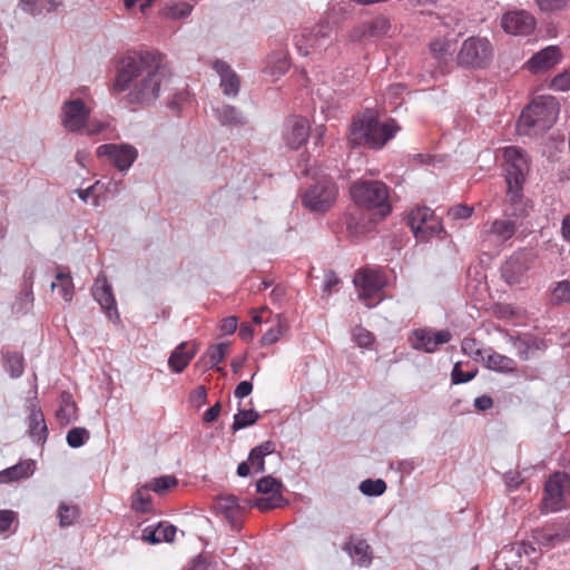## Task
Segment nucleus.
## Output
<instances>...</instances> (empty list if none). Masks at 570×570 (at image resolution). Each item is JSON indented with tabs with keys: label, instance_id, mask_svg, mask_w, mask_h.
Here are the masks:
<instances>
[{
	"label": "nucleus",
	"instance_id": "37998d69",
	"mask_svg": "<svg viewBox=\"0 0 570 570\" xmlns=\"http://www.w3.org/2000/svg\"><path fill=\"white\" fill-rule=\"evenodd\" d=\"M228 344L219 343L208 348L207 356L210 366H217L224 361L226 354L228 353Z\"/></svg>",
	"mask_w": 570,
	"mask_h": 570
},
{
	"label": "nucleus",
	"instance_id": "0e129e2a",
	"mask_svg": "<svg viewBox=\"0 0 570 570\" xmlns=\"http://www.w3.org/2000/svg\"><path fill=\"white\" fill-rule=\"evenodd\" d=\"M253 391V384L248 381H242L235 389L234 395L237 399H244L248 396Z\"/></svg>",
	"mask_w": 570,
	"mask_h": 570
},
{
	"label": "nucleus",
	"instance_id": "69168bd1",
	"mask_svg": "<svg viewBox=\"0 0 570 570\" xmlns=\"http://www.w3.org/2000/svg\"><path fill=\"white\" fill-rule=\"evenodd\" d=\"M220 409H222L220 403L219 402L215 403L212 407H209L204 413V416H203L204 422L212 423V422L216 421L220 414Z\"/></svg>",
	"mask_w": 570,
	"mask_h": 570
},
{
	"label": "nucleus",
	"instance_id": "5701e85b",
	"mask_svg": "<svg viewBox=\"0 0 570 570\" xmlns=\"http://www.w3.org/2000/svg\"><path fill=\"white\" fill-rule=\"evenodd\" d=\"M390 28V21L384 17H379L372 20L368 24L356 27L351 35V39L360 41L365 37H382L389 32Z\"/></svg>",
	"mask_w": 570,
	"mask_h": 570
},
{
	"label": "nucleus",
	"instance_id": "4468645a",
	"mask_svg": "<svg viewBox=\"0 0 570 570\" xmlns=\"http://www.w3.org/2000/svg\"><path fill=\"white\" fill-rule=\"evenodd\" d=\"M98 157H107L119 170H127L136 160L138 153L129 145L105 144L97 148Z\"/></svg>",
	"mask_w": 570,
	"mask_h": 570
},
{
	"label": "nucleus",
	"instance_id": "680f3d73",
	"mask_svg": "<svg viewBox=\"0 0 570 570\" xmlns=\"http://www.w3.org/2000/svg\"><path fill=\"white\" fill-rule=\"evenodd\" d=\"M16 518L11 510H0V532L7 531Z\"/></svg>",
	"mask_w": 570,
	"mask_h": 570
},
{
	"label": "nucleus",
	"instance_id": "dca6fc26",
	"mask_svg": "<svg viewBox=\"0 0 570 570\" xmlns=\"http://www.w3.org/2000/svg\"><path fill=\"white\" fill-rule=\"evenodd\" d=\"M89 112L81 99L66 101L62 107V125L69 131H79L85 128Z\"/></svg>",
	"mask_w": 570,
	"mask_h": 570
},
{
	"label": "nucleus",
	"instance_id": "774afa93",
	"mask_svg": "<svg viewBox=\"0 0 570 570\" xmlns=\"http://www.w3.org/2000/svg\"><path fill=\"white\" fill-rule=\"evenodd\" d=\"M238 335L245 342L250 341L254 337V330L252 324L243 323L239 327Z\"/></svg>",
	"mask_w": 570,
	"mask_h": 570
},
{
	"label": "nucleus",
	"instance_id": "c03bdc74",
	"mask_svg": "<svg viewBox=\"0 0 570 570\" xmlns=\"http://www.w3.org/2000/svg\"><path fill=\"white\" fill-rule=\"evenodd\" d=\"M217 117L223 125H235L239 124L240 115L235 107L223 106L217 110Z\"/></svg>",
	"mask_w": 570,
	"mask_h": 570
},
{
	"label": "nucleus",
	"instance_id": "cd10ccee",
	"mask_svg": "<svg viewBox=\"0 0 570 570\" xmlns=\"http://www.w3.org/2000/svg\"><path fill=\"white\" fill-rule=\"evenodd\" d=\"M345 550L360 567H367L372 561L370 546L364 540L350 541L345 544Z\"/></svg>",
	"mask_w": 570,
	"mask_h": 570
},
{
	"label": "nucleus",
	"instance_id": "e433bc0d",
	"mask_svg": "<svg viewBox=\"0 0 570 570\" xmlns=\"http://www.w3.org/2000/svg\"><path fill=\"white\" fill-rule=\"evenodd\" d=\"M193 6L187 2L170 1L163 9V14L170 19H180L190 14Z\"/></svg>",
	"mask_w": 570,
	"mask_h": 570
},
{
	"label": "nucleus",
	"instance_id": "f03ea898",
	"mask_svg": "<svg viewBox=\"0 0 570 570\" xmlns=\"http://www.w3.org/2000/svg\"><path fill=\"white\" fill-rule=\"evenodd\" d=\"M503 170L507 183L504 213L514 218L528 215L529 202L523 196V185L529 173V160L524 151L515 146L503 149Z\"/></svg>",
	"mask_w": 570,
	"mask_h": 570
},
{
	"label": "nucleus",
	"instance_id": "c9c22d12",
	"mask_svg": "<svg viewBox=\"0 0 570 570\" xmlns=\"http://www.w3.org/2000/svg\"><path fill=\"white\" fill-rule=\"evenodd\" d=\"M461 351L475 362H483L485 356V348H482L474 337H464L461 342Z\"/></svg>",
	"mask_w": 570,
	"mask_h": 570
},
{
	"label": "nucleus",
	"instance_id": "bb28decb",
	"mask_svg": "<svg viewBox=\"0 0 570 570\" xmlns=\"http://www.w3.org/2000/svg\"><path fill=\"white\" fill-rule=\"evenodd\" d=\"M51 289L57 291L65 302L70 303L75 296V285L72 276L67 268L59 267L51 283Z\"/></svg>",
	"mask_w": 570,
	"mask_h": 570
},
{
	"label": "nucleus",
	"instance_id": "4d7b16f0",
	"mask_svg": "<svg viewBox=\"0 0 570 570\" xmlns=\"http://www.w3.org/2000/svg\"><path fill=\"white\" fill-rule=\"evenodd\" d=\"M33 304V293L32 289L26 288L21 291L20 296L18 298L19 309L22 312H28Z\"/></svg>",
	"mask_w": 570,
	"mask_h": 570
},
{
	"label": "nucleus",
	"instance_id": "e2e57ef3",
	"mask_svg": "<svg viewBox=\"0 0 570 570\" xmlns=\"http://www.w3.org/2000/svg\"><path fill=\"white\" fill-rule=\"evenodd\" d=\"M346 226L347 229L355 235L364 234L367 230L366 225H360L353 214H350V216L346 218Z\"/></svg>",
	"mask_w": 570,
	"mask_h": 570
},
{
	"label": "nucleus",
	"instance_id": "f704fd0d",
	"mask_svg": "<svg viewBox=\"0 0 570 570\" xmlns=\"http://www.w3.org/2000/svg\"><path fill=\"white\" fill-rule=\"evenodd\" d=\"M4 365L11 377H19L22 375L24 365L23 356L18 352H7L3 354Z\"/></svg>",
	"mask_w": 570,
	"mask_h": 570
},
{
	"label": "nucleus",
	"instance_id": "6ab92c4d",
	"mask_svg": "<svg viewBox=\"0 0 570 570\" xmlns=\"http://www.w3.org/2000/svg\"><path fill=\"white\" fill-rule=\"evenodd\" d=\"M529 549L534 551V548L525 542L504 546L495 557L497 567L505 570L519 569L522 553L528 554Z\"/></svg>",
	"mask_w": 570,
	"mask_h": 570
},
{
	"label": "nucleus",
	"instance_id": "603ef678",
	"mask_svg": "<svg viewBox=\"0 0 570 570\" xmlns=\"http://www.w3.org/2000/svg\"><path fill=\"white\" fill-rule=\"evenodd\" d=\"M508 488L517 489L524 480L518 466L511 468L503 473Z\"/></svg>",
	"mask_w": 570,
	"mask_h": 570
},
{
	"label": "nucleus",
	"instance_id": "9b49d317",
	"mask_svg": "<svg viewBox=\"0 0 570 570\" xmlns=\"http://www.w3.org/2000/svg\"><path fill=\"white\" fill-rule=\"evenodd\" d=\"M532 539L540 548L552 549L570 539V522L547 523L532 530Z\"/></svg>",
	"mask_w": 570,
	"mask_h": 570
},
{
	"label": "nucleus",
	"instance_id": "412c9836",
	"mask_svg": "<svg viewBox=\"0 0 570 570\" xmlns=\"http://www.w3.org/2000/svg\"><path fill=\"white\" fill-rule=\"evenodd\" d=\"M92 295L101 308L106 311L110 320L112 318L114 314L118 318V312L112 289L105 276H99L95 281L92 286Z\"/></svg>",
	"mask_w": 570,
	"mask_h": 570
},
{
	"label": "nucleus",
	"instance_id": "c85d7f7f",
	"mask_svg": "<svg viewBox=\"0 0 570 570\" xmlns=\"http://www.w3.org/2000/svg\"><path fill=\"white\" fill-rule=\"evenodd\" d=\"M56 417L61 425H67L77 419V405L67 392L60 395V406L56 411Z\"/></svg>",
	"mask_w": 570,
	"mask_h": 570
},
{
	"label": "nucleus",
	"instance_id": "6e6552de",
	"mask_svg": "<svg viewBox=\"0 0 570 570\" xmlns=\"http://www.w3.org/2000/svg\"><path fill=\"white\" fill-rule=\"evenodd\" d=\"M353 283L362 301L367 307L376 306L382 301L383 288L386 285L385 275L370 267L358 269Z\"/></svg>",
	"mask_w": 570,
	"mask_h": 570
},
{
	"label": "nucleus",
	"instance_id": "1a4fd4ad",
	"mask_svg": "<svg viewBox=\"0 0 570 570\" xmlns=\"http://www.w3.org/2000/svg\"><path fill=\"white\" fill-rule=\"evenodd\" d=\"M338 196L336 184L324 177L308 187L303 195V205L313 213H326L335 204Z\"/></svg>",
	"mask_w": 570,
	"mask_h": 570
},
{
	"label": "nucleus",
	"instance_id": "ea45409f",
	"mask_svg": "<svg viewBox=\"0 0 570 570\" xmlns=\"http://www.w3.org/2000/svg\"><path fill=\"white\" fill-rule=\"evenodd\" d=\"M259 419V414L254 410H239L235 415L232 429L238 431L254 424Z\"/></svg>",
	"mask_w": 570,
	"mask_h": 570
},
{
	"label": "nucleus",
	"instance_id": "9d476101",
	"mask_svg": "<svg viewBox=\"0 0 570 570\" xmlns=\"http://www.w3.org/2000/svg\"><path fill=\"white\" fill-rule=\"evenodd\" d=\"M407 224L415 238L425 242L442 230L440 219L429 207H416L407 215Z\"/></svg>",
	"mask_w": 570,
	"mask_h": 570
},
{
	"label": "nucleus",
	"instance_id": "20e7f679",
	"mask_svg": "<svg viewBox=\"0 0 570 570\" xmlns=\"http://www.w3.org/2000/svg\"><path fill=\"white\" fill-rule=\"evenodd\" d=\"M559 104L552 96H539L521 112L517 129L520 135L532 136L548 130L557 120Z\"/></svg>",
	"mask_w": 570,
	"mask_h": 570
},
{
	"label": "nucleus",
	"instance_id": "b1692460",
	"mask_svg": "<svg viewBox=\"0 0 570 570\" xmlns=\"http://www.w3.org/2000/svg\"><path fill=\"white\" fill-rule=\"evenodd\" d=\"M489 370L500 373H514L517 363L513 358L495 352L493 348H485V356L482 362Z\"/></svg>",
	"mask_w": 570,
	"mask_h": 570
},
{
	"label": "nucleus",
	"instance_id": "2f4dec72",
	"mask_svg": "<svg viewBox=\"0 0 570 570\" xmlns=\"http://www.w3.org/2000/svg\"><path fill=\"white\" fill-rule=\"evenodd\" d=\"M29 431L32 438L40 441L47 436V425L40 409L33 406L29 415Z\"/></svg>",
	"mask_w": 570,
	"mask_h": 570
},
{
	"label": "nucleus",
	"instance_id": "8fccbe9b",
	"mask_svg": "<svg viewBox=\"0 0 570 570\" xmlns=\"http://www.w3.org/2000/svg\"><path fill=\"white\" fill-rule=\"evenodd\" d=\"M478 371L463 372L461 370V362H456L451 372V381L453 384H462L473 380Z\"/></svg>",
	"mask_w": 570,
	"mask_h": 570
},
{
	"label": "nucleus",
	"instance_id": "423d86ee",
	"mask_svg": "<svg viewBox=\"0 0 570 570\" xmlns=\"http://www.w3.org/2000/svg\"><path fill=\"white\" fill-rule=\"evenodd\" d=\"M493 59V47L485 37L471 36L466 38L456 55L459 66L466 69L487 68Z\"/></svg>",
	"mask_w": 570,
	"mask_h": 570
},
{
	"label": "nucleus",
	"instance_id": "a18cd8bd",
	"mask_svg": "<svg viewBox=\"0 0 570 570\" xmlns=\"http://www.w3.org/2000/svg\"><path fill=\"white\" fill-rule=\"evenodd\" d=\"M78 517V509L75 505H68L62 503L59 507L58 519L61 527H67L72 524V522Z\"/></svg>",
	"mask_w": 570,
	"mask_h": 570
},
{
	"label": "nucleus",
	"instance_id": "2eb2a0df",
	"mask_svg": "<svg viewBox=\"0 0 570 570\" xmlns=\"http://www.w3.org/2000/svg\"><path fill=\"white\" fill-rule=\"evenodd\" d=\"M451 338L452 335L448 330L433 331L429 328H419L414 331L411 337V344L415 350L433 353L440 345L450 342Z\"/></svg>",
	"mask_w": 570,
	"mask_h": 570
},
{
	"label": "nucleus",
	"instance_id": "49530a36",
	"mask_svg": "<svg viewBox=\"0 0 570 570\" xmlns=\"http://www.w3.org/2000/svg\"><path fill=\"white\" fill-rule=\"evenodd\" d=\"M256 489L262 493H279L282 483L273 476H264L256 483Z\"/></svg>",
	"mask_w": 570,
	"mask_h": 570
},
{
	"label": "nucleus",
	"instance_id": "09e8293b",
	"mask_svg": "<svg viewBox=\"0 0 570 570\" xmlns=\"http://www.w3.org/2000/svg\"><path fill=\"white\" fill-rule=\"evenodd\" d=\"M552 298L557 303L570 302V281L557 283L552 291Z\"/></svg>",
	"mask_w": 570,
	"mask_h": 570
},
{
	"label": "nucleus",
	"instance_id": "13d9d810",
	"mask_svg": "<svg viewBox=\"0 0 570 570\" xmlns=\"http://www.w3.org/2000/svg\"><path fill=\"white\" fill-rule=\"evenodd\" d=\"M472 213H473V208L469 207L466 205H458V206L452 207L449 210V215L453 219H466V218L471 217Z\"/></svg>",
	"mask_w": 570,
	"mask_h": 570
},
{
	"label": "nucleus",
	"instance_id": "393cba45",
	"mask_svg": "<svg viewBox=\"0 0 570 570\" xmlns=\"http://www.w3.org/2000/svg\"><path fill=\"white\" fill-rule=\"evenodd\" d=\"M214 69L220 76V87L227 96H236L239 90V78L230 67L220 60L214 62Z\"/></svg>",
	"mask_w": 570,
	"mask_h": 570
},
{
	"label": "nucleus",
	"instance_id": "79ce46f5",
	"mask_svg": "<svg viewBox=\"0 0 570 570\" xmlns=\"http://www.w3.org/2000/svg\"><path fill=\"white\" fill-rule=\"evenodd\" d=\"M275 449L274 442L266 441L250 451L248 460L250 463H264L265 456L273 454Z\"/></svg>",
	"mask_w": 570,
	"mask_h": 570
},
{
	"label": "nucleus",
	"instance_id": "864d4df0",
	"mask_svg": "<svg viewBox=\"0 0 570 570\" xmlns=\"http://www.w3.org/2000/svg\"><path fill=\"white\" fill-rule=\"evenodd\" d=\"M556 90L567 91L570 90V69L557 75L551 82Z\"/></svg>",
	"mask_w": 570,
	"mask_h": 570
},
{
	"label": "nucleus",
	"instance_id": "f257e3e1",
	"mask_svg": "<svg viewBox=\"0 0 570 570\" xmlns=\"http://www.w3.org/2000/svg\"><path fill=\"white\" fill-rule=\"evenodd\" d=\"M166 79L164 56L156 51H130L117 65L112 91L126 94L128 104L150 105Z\"/></svg>",
	"mask_w": 570,
	"mask_h": 570
},
{
	"label": "nucleus",
	"instance_id": "a19ab883",
	"mask_svg": "<svg viewBox=\"0 0 570 570\" xmlns=\"http://www.w3.org/2000/svg\"><path fill=\"white\" fill-rule=\"evenodd\" d=\"M178 483L177 479L173 475H163L159 478L153 479L149 483L145 485V488L155 491L156 493H165L169 489L176 487Z\"/></svg>",
	"mask_w": 570,
	"mask_h": 570
},
{
	"label": "nucleus",
	"instance_id": "bf43d9fd",
	"mask_svg": "<svg viewBox=\"0 0 570 570\" xmlns=\"http://www.w3.org/2000/svg\"><path fill=\"white\" fill-rule=\"evenodd\" d=\"M354 337H355L356 343L360 346H364V347L371 345L373 342V335L367 330H365L363 327L355 328Z\"/></svg>",
	"mask_w": 570,
	"mask_h": 570
},
{
	"label": "nucleus",
	"instance_id": "c756f323",
	"mask_svg": "<svg viewBox=\"0 0 570 570\" xmlns=\"http://www.w3.org/2000/svg\"><path fill=\"white\" fill-rule=\"evenodd\" d=\"M328 31L330 27L326 24L318 27V30L315 35H309L308 37L302 35L301 38L296 39V46L298 50L303 55L307 56L309 53V49H317L322 47L321 41L328 36Z\"/></svg>",
	"mask_w": 570,
	"mask_h": 570
},
{
	"label": "nucleus",
	"instance_id": "7ed1b4c3",
	"mask_svg": "<svg viewBox=\"0 0 570 570\" xmlns=\"http://www.w3.org/2000/svg\"><path fill=\"white\" fill-rule=\"evenodd\" d=\"M399 130L400 127L394 119L381 122L375 110L366 109L363 114L353 118L348 142L353 147L366 146L381 149Z\"/></svg>",
	"mask_w": 570,
	"mask_h": 570
},
{
	"label": "nucleus",
	"instance_id": "ddd939ff",
	"mask_svg": "<svg viewBox=\"0 0 570 570\" xmlns=\"http://www.w3.org/2000/svg\"><path fill=\"white\" fill-rule=\"evenodd\" d=\"M532 264V255L525 250L511 255L501 267V275L510 285L519 284Z\"/></svg>",
	"mask_w": 570,
	"mask_h": 570
},
{
	"label": "nucleus",
	"instance_id": "473e14b6",
	"mask_svg": "<svg viewBox=\"0 0 570 570\" xmlns=\"http://www.w3.org/2000/svg\"><path fill=\"white\" fill-rule=\"evenodd\" d=\"M432 56L440 62H445L452 55L453 47L448 38H436L430 42Z\"/></svg>",
	"mask_w": 570,
	"mask_h": 570
},
{
	"label": "nucleus",
	"instance_id": "052dcab7",
	"mask_svg": "<svg viewBox=\"0 0 570 570\" xmlns=\"http://www.w3.org/2000/svg\"><path fill=\"white\" fill-rule=\"evenodd\" d=\"M238 321L235 316L226 317L220 323V332L225 335L235 333L237 330Z\"/></svg>",
	"mask_w": 570,
	"mask_h": 570
},
{
	"label": "nucleus",
	"instance_id": "6e6d98bb",
	"mask_svg": "<svg viewBox=\"0 0 570 570\" xmlns=\"http://www.w3.org/2000/svg\"><path fill=\"white\" fill-rule=\"evenodd\" d=\"M190 403L200 409L203 405L207 403V390L204 385H199L196 387L190 394Z\"/></svg>",
	"mask_w": 570,
	"mask_h": 570
},
{
	"label": "nucleus",
	"instance_id": "7c9ffc66",
	"mask_svg": "<svg viewBox=\"0 0 570 570\" xmlns=\"http://www.w3.org/2000/svg\"><path fill=\"white\" fill-rule=\"evenodd\" d=\"M216 508L228 520H235L242 510L238 498L233 494L217 497Z\"/></svg>",
	"mask_w": 570,
	"mask_h": 570
},
{
	"label": "nucleus",
	"instance_id": "f8f14e48",
	"mask_svg": "<svg viewBox=\"0 0 570 570\" xmlns=\"http://www.w3.org/2000/svg\"><path fill=\"white\" fill-rule=\"evenodd\" d=\"M535 26L534 17L523 9L508 11L501 18L502 29L513 36H528L534 30Z\"/></svg>",
	"mask_w": 570,
	"mask_h": 570
},
{
	"label": "nucleus",
	"instance_id": "338daca9",
	"mask_svg": "<svg viewBox=\"0 0 570 570\" xmlns=\"http://www.w3.org/2000/svg\"><path fill=\"white\" fill-rule=\"evenodd\" d=\"M474 406L480 411L489 410L493 406V400L488 395L479 396L474 400Z\"/></svg>",
	"mask_w": 570,
	"mask_h": 570
},
{
	"label": "nucleus",
	"instance_id": "4be33fe9",
	"mask_svg": "<svg viewBox=\"0 0 570 570\" xmlns=\"http://www.w3.org/2000/svg\"><path fill=\"white\" fill-rule=\"evenodd\" d=\"M517 232V225L509 219H495L484 235V240L501 245L511 239Z\"/></svg>",
	"mask_w": 570,
	"mask_h": 570
},
{
	"label": "nucleus",
	"instance_id": "a211bd4d",
	"mask_svg": "<svg viewBox=\"0 0 570 570\" xmlns=\"http://www.w3.org/2000/svg\"><path fill=\"white\" fill-rule=\"evenodd\" d=\"M561 59L560 48L558 46H548L534 53L524 66L532 73H542L558 65Z\"/></svg>",
	"mask_w": 570,
	"mask_h": 570
},
{
	"label": "nucleus",
	"instance_id": "de8ad7c7",
	"mask_svg": "<svg viewBox=\"0 0 570 570\" xmlns=\"http://www.w3.org/2000/svg\"><path fill=\"white\" fill-rule=\"evenodd\" d=\"M89 439V432L85 428H73L67 433V442L71 448L81 446Z\"/></svg>",
	"mask_w": 570,
	"mask_h": 570
},
{
	"label": "nucleus",
	"instance_id": "a878e982",
	"mask_svg": "<svg viewBox=\"0 0 570 570\" xmlns=\"http://www.w3.org/2000/svg\"><path fill=\"white\" fill-rule=\"evenodd\" d=\"M176 534V528L171 524L158 523L157 527H146L142 530L141 538L144 541L156 544L160 542H171Z\"/></svg>",
	"mask_w": 570,
	"mask_h": 570
},
{
	"label": "nucleus",
	"instance_id": "aec40b11",
	"mask_svg": "<svg viewBox=\"0 0 570 570\" xmlns=\"http://www.w3.org/2000/svg\"><path fill=\"white\" fill-rule=\"evenodd\" d=\"M199 348L196 342H183L171 352L168 366L174 373H181L195 357Z\"/></svg>",
	"mask_w": 570,
	"mask_h": 570
},
{
	"label": "nucleus",
	"instance_id": "4c0bfd02",
	"mask_svg": "<svg viewBox=\"0 0 570 570\" xmlns=\"http://www.w3.org/2000/svg\"><path fill=\"white\" fill-rule=\"evenodd\" d=\"M286 330V323L281 317H277L276 322L262 336L261 344L271 345L273 343H276L284 335Z\"/></svg>",
	"mask_w": 570,
	"mask_h": 570
},
{
	"label": "nucleus",
	"instance_id": "3c124183",
	"mask_svg": "<svg viewBox=\"0 0 570 570\" xmlns=\"http://www.w3.org/2000/svg\"><path fill=\"white\" fill-rule=\"evenodd\" d=\"M148 490L149 489H147L145 487L137 490V492L135 493L134 502H132V507L135 508V510L144 512L149 509L150 497L147 493Z\"/></svg>",
	"mask_w": 570,
	"mask_h": 570
},
{
	"label": "nucleus",
	"instance_id": "58836bf2",
	"mask_svg": "<svg viewBox=\"0 0 570 570\" xmlns=\"http://www.w3.org/2000/svg\"><path fill=\"white\" fill-rule=\"evenodd\" d=\"M360 491L366 497H379L386 490V483L382 479H366L360 483Z\"/></svg>",
	"mask_w": 570,
	"mask_h": 570
},
{
	"label": "nucleus",
	"instance_id": "39448f33",
	"mask_svg": "<svg viewBox=\"0 0 570 570\" xmlns=\"http://www.w3.org/2000/svg\"><path fill=\"white\" fill-rule=\"evenodd\" d=\"M351 196L354 203L368 210L376 209L380 219L391 213L389 203V188L379 180H357L351 186Z\"/></svg>",
	"mask_w": 570,
	"mask_h": 570
},
{
	"label": "nucleus",
	"instance_id": "f3484780",
	"mask_svg": "<svg viewBox=\"0 0 570 570\" xmlns=\"http://www.w3.org/2000/svg\"><path fill=\"white\" fill-rule=\"evenodd\" d=\"M308 134V120L301 116H293L286 121L283 136L291 149H298L307 141Z\"/></svg>",
	"mask_w": 570,
	"mask_h": 570
},
{
	"label": "nucleus",
	"instance_id": "5fc2aeb1",
	"mask_svg": "<svg viewBox=\"0 0 570 570\" xmlns=\"http://www.w3.org/2000/svg\"><path fill=\"white\" fill-rule=\"evenodd\" d=\"M569 0H535L541 11L550 12L563 9Z\"/></svg>",
	"mask_w": 570,
	"mask_h": 570
},
{
	"label": "nucleus",
	"instance_id": "72a5a7b5",
	"mask_svg": "<svg viewBox=\"0 0 570 570\" xmlns=\"http://www.w3.org/2000/svg\"><path fill=\"white\" fill-rule=\"evenodd\" d=\"M32 473L31 465H10L0 472V484L28 478Z\"/></svg>",
	"mask_w": 570,
	"mask_h": 570
},
{
	"label": "nucleus",
	"instance_id": "0eeeda50",
	"mask_svg": "<svg viewBox=\"0 0 570 570\" xmlns=\"http://www.w3.org/2000/svg\"><path fill=\"white\" fill-rule=\"evenodd\" d=\"M570 505V475L557 471L544 483L542 512H558Z\"/></svg>",
	"mask_w": 570,
	"mask_h": 570
}]
</instances>
